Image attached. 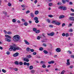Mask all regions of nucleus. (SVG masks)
I'll use <instances>...</instances> for the list:
<instances>
[{"label": "nucleus", "instance_id": "obj_36", "mask_svg": "<svg viewBox=\"0 0 74 74\" xmlns=\"http://www.w3.org/2000/svg\"><path fill=\"white\" fill-rule=\"evenodd\" d=\"M30 51H31V52H34V49H31Z\"/></svg>", "mask_w": 74, "mask_h": 74}, {"label": "nucleus", "instance_id": "obj_51", "mask_svg": "<svg viewBox=\"0 0 74 74\" xmlns=\"http://www.w3.org/2000/svg\"><path fill=\"white\" fill-rule=\"evenodd\" d=\"M66 64H67V65H70V63L69 62H67Z\"/></svg>", "mask_w": 74, "mask_h": 74}, {"label": "nucleus", "instance_id": "obj_61", "mask_svg": "<svg viewBox=\"0 0 74 74\" xmlns=\"http://www.w3.org/2000/svg\"><path fill=\"white\" fill-rule=\"evenodd\" d=\"M10 52H6V54H7V55H10Z\"/></svg>", "mask_w": 74, "mask_h": 74}, {"label": "nucleus", "instance_id": "obj_39", "mask_svg": "<svg viewBox=\"0 0 74 74\" xmlns=\"http://www.w3.org/2000/svg\"><path fill=\"white\" fill-rule=\"evenodd\" d=\"M65 72V71H62L61 73V74H64V73Z\"/></svg>", "mask_w": 74, "mask_h": 74}, {"label": "nucleus", "instance_id": "obj_1", "mask_svg": "<svg viewBox=\"0 0 74 74\" xmlns=\"http://www.w3.org/2000/svg\"><path fill=\"white\" fill-rule=\"evenodd\" d=\"M10 47H11L9 49L10 51H12L13 49V51H15L16 50L20 49V48L16 46V45H15V44H12L10 46Z\"/></svg>", "mask_w": 74, "mask_h": 74}, {"label": "nucleus", "instance_id": "obj_46", "mask_svg": "<svg viewBox=\"0 0 74 74\" xmlns=\"http://www.w3.org/2000/svg\"><path fill=\"white\" fill-rule=\"evenodd\" d=\"M47 22L48 23H50L51 22V21H50V20H49V19L47 20Z\"/></svg>", "mask_w": 74, "mask_h": 74}, {"label": "nucleus", "instance_id": "obj_19", "mask_svg": "<svg viewBox=\"0 0 74 74\" xmlns=\"http://www.w3.org/2000/svg\"><path fill=\"white\" fill-rule=\"evenodd\" d=\"M34 21H37V20H38V18L37 17H35L34 18Z\"/></svg>", "mask_w": 74, "mask_h": 74}, {"label": "nucleus", "instance_id": "obj_49", "mask_svg": "<svg viewBox=\"0 0 74 74\" xmlns=\"http://www.w3.org/2000/svg\"><path fill=\"white\" fill-rule=\"evenodd\" d=\"M14 70L16 71H18V69L17 68H15L14 69Z\"/></svg>", "mask_w": 74, "mask_h": 74}, {"label": "nucleus", "instance_id": "obj_18", "mask_svg": "<svg viewBox=\"0 0 74 74\" xmlns=\"http://www.w3.org/2000/svg\"><path fill=\"white\" fill-rule=\"evenodd\" d=\"M31 16L32 18H33L34 17V14L33 13H31Z\"/></svg>", "mask_w": 74, "mask_h": 74}, {"label": "nucleus", "instance_id": "obj_64", "mask_svg": "<svg viewBox=\"0 0 74 74\" xmlns=\"http://www.w3.org/2000/svg\"><path fill=\"white\" fill-rule=\"evenodd\" d=\"M71 58H74V55H71Z\"/></svg>", "mask_w": 74, "mask_h": 74}, {"label": "nucleus", "instance_id": "obj_41", "mask_svg": "<svg viewBox=\"0 0 74 74\" xmlns=\"http://www.w3.org/2000/svg\"><path fill=\"white\" fill-rule=\"evenodd\" d=\"M73 65H71V66H70L69 68L70 69H73Z\"/></svg>", "mask_w": 74, "mask_h": 74}, {"label": "nucleus", "instance_id": "obj_63", "mask_svg": "<svg viewBox=\"0 0 74 74\" xmlns=\"http://www.w3.org/2000/svg\"><path fill=\"white\" fill-rule=\"evenodd\" d=\"M29 64H30L29 63H27L26 65H27V66H29Z\"/></svg>", "mask_w": 74, "mask_h": 74}, {"label": "nucleus", "instance_id": "obj_10", "mask_svg": "<svg viewBox=\"0 0 74 74\" xmlns=\"http://www.w3.org/2000/svg\"><path fill=\"white\" fill-rule=\"evenodd\" d=\"M69 20L72 21H74V17H71L69 18Z\"/></svg>", "mask_w": 74, "mask_h": 74}, {"label": "nucleus", "instance_id": "obj_3", "mask_svg": "<svg viewBox=\"0 0 74 74\" xmlns=\"http://www.w3.org/2000/svg\"><path fill=\"white\" fill-rule=\"evenodd\" d=\"M5 36V37H6L5 38V41H8V42H10L11 41V40L10 39H11V37L8 35H6ZM8 38H9V39H8Z\"/></svg>", "mask_w": 74, "mask_h": 74}, {"label": "nucleus", "instance_id": "obj_37", "mask_svg": "<svg viewBox=\"0 0 74 74\" xmlns=\"http://www.w3.org/2000/svg\"><path fill=\"white\" fill-rule=\"evenodd\" d=\"M21 21L23 22H26V20H25L23 19H21Z\"/></svg>", "mask_w": 74, "mask_h": 74}, {"label": "nucleus", "instance_id": "obj_28", "mask_svg": "<svg viewBox=\"0 0 74 74\" xmlns=\"http://www.w3.org/2000/svg\"><path fill=\"white\" fill-rule=\"evenodd\" d=\"M30 11L27 10L26 12V14H29V13H30Z\"/></svg>", "mask_w": 74, "mask_h": 74}, {"label": "nucleus", "instance_id": "obj_42", "mask_svg": "<svg viewBox=\"0 0 74 74\" xmlns=\"http://www.w3.org/2000/svg\"><path fill=\"white\" fill-rule=\"evenodd\" d=\"M8 6H9V7H10V6H11V3H9L8 4Z\"/></svg>", "mask_w": 74, "mask_h": 74}, {"label": "nucleus", "instance_id": "obj_17", "mask_svg": "<svg viewBox=\"0 0 74 74\" xmlns=\"http://www.w3.org/2000/svg\"><path fill=\"white\" fill-rule=\"evenodd\" d=\"M54 63V61H51L48 62L49 64H53Z\"/></svg>", "mask_w": 74, "mask_h": 74}, {"label": "nucleus", "instance_id": "obj_8", "mask_svg": "<svg viewBox=\"0 0 74 74\" xmlns=\"http://www.w3.org/2000/svg\"><path fill=\"white\" fill-rule=\"evenodd\" d=\"M23 60H24V62H29V60L26 58H24Z\"/></svg>", "mask_w": 74, "mask_h": 74}, {"label": "nucleus", "instance_id": "obj_2", "mask_svg": "<svg viewBox=\"0 0 74 74\" xmlns=\"http://www.w3.org/2000/svg\"><path fill=\"white\" fill-rule=\"evenodd\" d=\"M13 39L14 42H17V41H19L20 36L18 35H15L13 37Z\"/></svg>", "mask_w": 74, "mask_h": 74}, {"label": "nucleus", "instance_id": "obj_24", "mask_svg": "<svg viewBox=\"0 0 74 74\" xmlns=\"http://www.w3.org/2000/svg\"><path fill=\"white\" fill-rule=\"evenodd\" d=\"M14 63L15 64H16L17 65H18V64H19V62H18L17 61H15L14 62Z\"/></svg>", "mask_w": 74, "mask_h": 74}, {"label": "nucleus", "instance_id": "obj_26", "mask_svg": "<svg viewBox=\"0 0 74 74\" xmlns=\"http://www.w3.org/2000/svg\"><path fill=\"white\" fill-rule=\"evenodd\" d=\"M48 16L50 18H52L53 17V16L52 15H48Z\"/></svg>", "mask_w": 74, "mask_h": 74}, {"label": "nucleus", "instance_id": "obj_45", "mask_svg": "<svg viewBox=\"0 0 74 74\" xmlns=\"http://www.w3.org/2000/svg\"><path fill=\"white\" fill-rule=\"evenodd\" d=\"M2 70L3 73H5V72H6V71L4 70V69H3Z\"/></svg>", "mask_w": 74, "mask_h": 74}, {"label": "nucleus", "instance_id": "obj_33", "mask_svg": "<svg viewBox=\"0 0 74 74\" xmlns=\"http://www.w3.org/2000/svg\"><path fill=\"white\" fill-rule=\"evenodd\" d=\"M19 64L21 65H23V62H19Z\"/></svg>", "mask_w": 74, "mask_h": 74}, {"label": "nucleus", "instance_id": "obj_30", "mask_svg": "<svg viewBox=\"0 0 74 74\" xmlns=\"http://www.w3.org/2000/svg\"><path fill=\"white\" fill-rule=\"evenodd\" d=\"M37 30V29L34 28H33V31L34 32H36Z\"/></svg>", "mask_w": 74, "mask_h": 74}, {"label": "nucleus", "instance_id": "obj_5", "mask_svg": "<svg viewBox=\"0 0 74 74\" xmlns=\"http://www.w3.org/2000/svg\"><path fill=\"white\" fill-rule=\"evenodd\" d=\"M47 35H48V36H54V34H55V33L53 32H51L50 34L47 33Z\"/></svg>", "mask_w": 74, "mask_h": 74}, {"label": "nucleus", "instance_id": "obj_59", "mask_svg": "<svg viewBox=\"0 0 74 74\" xmlns=\"http://www.w3.org/2000/svg\"><path fill=\"white\" fill-rule=\"evenodd\" d=\"M43 46H44V47H47V45L45 44H43Z\"/></svg>", "mask_w": 74, "mask_h": 74}, {"label": "nucleus", "instance_id": "obj_62", "mask_svg": "<svg viewBox=\"0 0 74 74\" xmlns=\"http://www.w3.org/2000/svg\"><path fill=\"white\" fill-rule=\"evenodd\" d=\"M68 52H69V53H70V54H71V53H72L70 51H68Z\"/></svg>", "mask_w": 74, "mask_h": 74}, {"label": "nucleus", "instance_id": "obj_11", "mask_svg": "<svg viewBox=\"0 0 74 74\" xmlns=\"http://www.w3.org/2000/svg\"><path fill=\"white\" fill-rule=\"evenodd\" d=\"M64 17V15H61L59 17V19H62V18H63Z\"/></svg>", "mask_w": 74, "mask_h": 74}, {"label": "nucleus", "instance_id": "obj_29", "mask_svg": "<svg viewBox=\"0 0 74 74\" xmlns=\"http://www.w3.org/2000/svg\"><path fill=\"white\" fill-rule=\"evenodd\" d=\"M42 36H43V37H44V38H46V36H45V34H44V33H43L42 34Z\"/></svg>", "mask_w": 74, "mask_h": 74}, {"label": "nucleus", "instance_id": "obj_12", "mask_svg": "<svg viewBox=\"0 0 74 74\" xmlns=\"http://www.w3.org/2000/svg\"><path fill=\"white\" fill-rule=\"evenodd\" d=\"M31 49L29 48V47H28L27 48L26 51H27V52H29V51H30Z\"/></svg>", "mask_w": 74, "mask_h": 74}, {"label": "nucleus", "instance_id": "obj_7", "mask_svg": "<svg viewBox=\"0 0 74 74\" xmlns=\"http://www.w3.org/2000/svg\"><path fill=\"white\" fill-rule=\"evenodd\" d=\"M18 55H19V53L18 52H16L13 55V56H14V57H16V56H18Z\"/></svg>", "mask_w": 74, "mask_h": 74}, {"label": "nucleus", "instance_id": "obj_15", "mask_svg": "<svg viewBox=\"0 0 74 74\" xmlns=\"http://www.w3.org/2000/svg\"><path fill=\"white\" fill-rule=\"evenodd\" d=\"M62 10H67V8L66 7L64 6H62Z\"/></svg>", "mask_w": 74, "mask_h": 74}, {"label": "nucleus", "instance_id": "obj_56", "mask_svg": "<svg viewBox=\"0 0 74 74\" xmlns=\"http://www.w3.org/2000/svg\"><path fill=\"white\" fill-rule=\"evenodd\" d=\"M36 58H40L41 57L39 56H36Z\"/></svg>", "mask_w": 74, "mask_h": 74}, {"label": "nucleus", "instance_id": "obj_31", "mask_svg": "<svg viewBox=\"0 0 74 74\" xmlns=\"http://www.w3.org/2000/svg\"><path fill=\"white\" fill-rule=\"evenodd\" d=\"M46 66L44 64H43L42 66V67H43V68H46Z\"/></svg>", "mask_w": 74, "mask_h": 74}, {"label": "nucleus", "instance_id": "obj_54", "mask_svg": "<svg viewBox=\"0 0 74 74\" xmlns=\"http://www.w3.org/2000/svg\"><path fill=\"white\" fill-rule=\"evenodd\" d=\"M71 16H74V13H72L70 14Z\"/></svg>", "mask_w": 74, "mask_h": 74}, {"label": "nucleus", "instance_id": "obj_34", "mask_svg": "<svg viewBox=\"0 0 74 74\" xmlns=\"http://www.w3.org/2000/svg\"><path fill=\"white\" fill-rule=\"evenodd\" d=\"M36 54H37V53H36V52H34L33 53L32 55H36Z\"/></svg>", "mask_w": 74, "mask_h": 74}, {"label": "nucleus", "instance_id": "obj_6", "mask_svg": "<svg viewBox=\"0 0 74 74\" xmlns=\"http://www.w3.org/2000/svg\"><path fill=\"white\" fill-rule=\"evenodd\" d=\"M56 50L57 52H60L61 51V49L60 48H57Z\"/></svg>", "mask_w": 74, "mask_h": 74}, {"label": "nucleus", "instance_id": "obj_38", "mask_svg": "<svg viewBox=\"0 0 74 74\" xmlns=\"http://www.w3.org/2000/svg\"><path fill=\"white\" fill-rule=\"evenodd\" d=\"M7 34H12V33H11V32H8Z\"/></svg>", "mask_w": 74, "mask_h": 74}, {"label": "nucleus", "instance_id": "obj_50", "mask_svg": "<svg viewBox=\"0 0 74 74\" xmlns=\"http://www.w3.org/2000/svg\"><path fill=\"white\" fill-rule=\"evenodd\" d=\"M21 7H22V8H25V6L24 5H21Z\"/></svg>", "mask_w": 74, "mask_h": 74}, {"label": "nucleus", "instance_id": "obj_55", "mask_svg": "<svg viewBox=\"0 0 74 74\" xmlns=\"http://www.w3.org/2000/svg\"><path fill=\"white\" fill-rule=\"evenodd\" d=\"M37 38V40H40V36H38Z\"/></svg>", "mask_w": 74, "mask_h": 74}, {"label": "nucleus", "instance_id": "obj_9", "mask_svg": "<svg viewBox=\"0 0 74 74\" xmlns=\"http://www.w3.org/2000/svg\"><path fill=\"white\" fill-rule=\"evenodd\" d=\"M24 41L25 44H26L27 45H29L30 44V43L28 42L27 40H25Z\"/></svg>", "mask_w": 74, "mask_h": 74}, {"label": "nucleus", "instance_id": "obj_4", "mask_svg": "<svg viewBox=\"0 0 74 74\" xmlns=\"http://www.w3.org/2000/svg\"><path fill=\"white\" fill-rule=\"evenodd\" d=\"M52 23H54V24H56V25H58V26H59L60 25V23H59L58 22H56L55 21H53L52 22Z\"/></svg>", "mask_w": 74, "mask_h": 74}, {"label": "nucleus", "instance_id": "obj_27", "mask_svg": "<svg viewBox=\"0 0 74 74\" xmlns=\"http://www.w3.org/2000/svg\"><path fill=\"white\" fill-rule=\"evenodd\" d=\"M65 36L66 37H68V36H69V34L68 33H66L65 34Z\"/></svg>", "mask_w": 74, "mask_h": 74}, {"label": "nucleus", "instance_id": "obj_23", "mask_svg": "<svg viewBox=\"0 0 74 74\" xmlns=\"http://www.w3.org/2000/svg\"><path fill=\"white\" fill-rule=\"evenodd\" d=\"M31 73H32L33 74H34V73H35V71L34 70H31Z\"/></svg>", "mask_w": 74, "mask_h": 74}, {"label": "nucleus", "instance_id": "obj_35", "mask_svg": "<svg viewBox=\"0 0 74 74\" xmlns=\"http://www.w3.org/2000/svg\"><path fill=\"white\" fill-rule=\"evenodd\" d=\"M24 24L25 26H27L28 25V23H25Z\"/></svg>", "mask_w": 74, "mask_h": 74}, {"label": "nucleus", "instance_id": "obj_57", "mask_svg": "<svg viewBox=\"0 0 74 74\" xmlns=\"http://www.w3.org/2000/svg\"><path fill=\"white\" fill-rule=\"evenodd\" d=\"M71 11H72V12H74V10L72 8L71 9Z\"/></svg>", "mask_w": 74, "mask_h": 74}, {"label": "nucleus", "instance_id": "obj_48", "mask_svg": "<svg viewBox=\"0 0 74 74\" xmlns=\"http://www.w3.org/2000/svg\"><path fill=\"white\" fill-rule=\"evenodd\" d=\"M63 8V6H60L58 8L59 9H62V10Z\"/></svg>", "mask_w": 74, "mask_h": 74}, {"label": "nucleus", "instance_id": "obj_60", "mask_svg": "<svg viewBox=\"0 0 74 74\" xmlns=\"http://www.w3.org/2000/svg\"><path fill=\"white\" fill-rule=\"evenodd\" d=\"M27 64V63L26 62H24L23 63L24 65H26Z\"/></svg>", "mask_w": 74, "mask_h": 74}, {"label": "nucleus", "instance_id": "obj_47", "mask_svg": "<svg viewBox=\"0 0 74 74\" xmlns=\"http://www.w3.org/2000/svg\"><path fill=\"white\" fill-rule=\"evenodd\" d=\"M62 3L64 4L66 3V1L64 0H62Z\"/></svg>", "mask_w": 74, "mask_h": 74}, {"label": "nucleus", "instance_id": "obj_40", "mask_svg": "<svg viewBox=\"0 0 74 74\" xmlns=\"http://www.w3.org/2000/svg\"><path fill=\"white\" fill-rule=\"evenodd\" d=\"M66 35V34H65V33H62V36H63V37H64V36H65Z\"/></svg>", "mask_w": 74, "mask_h": 74}, {"label": "nucleus", "instance_id": "obj_14", "mask_svg": "<svg viewBox=\"0 0 74 74\" xmlns=\"http://www.w3.org/2000/svg\"><path fill=\"white\" fill-rule=\"evenodd\" d=\"M43 53H44L45 54H48V52L47 51L45 50L43 51Z\"/></svg>", "mask_w": 74, "mask_h": 74}, {"label": "nucleus", "instance_id": "obj_22", "mask_svg": "<svg viewBox=\"0 0 74 74\" xmlns=\"http://www.w3.org/2000/svg\"><path fill=\"white\" fill-rule=\"evenodd\" d=\"M33 69V66L31 65L29 67V70H32Z\"/></svg>", "mask_w": 74, "mask_h": 74}, {"label": "nucleus", "instance_id": "obj_13", "mask_svg": "<svg viewBox=\"0 0 74 74\" xmlns=\"http://www.w3.org/2000/svg\"><path fill=\"white\" fill-rule=\"evenodd\" d=\"M32 57V56L30 55H27L26 56V57L27 58V59H29V58H31Z\"/></svg>", "mask_w": 74, "mask_h": 74}, {"label": "nucleus", "instance_id": "obj_53", "mask_svg": "<svg viewBox=\"0 0 74 74\" xmlns=\"http://www.w3.org/2000/svg\"><path fill=\"white\" fill-rule=\"evenodd\" d=\"M34 3L35 4H36L37 3V0H36L35 1H34Z\"/></svg>", "mask_w": 74, "mask_h": 74}, {"label": "nucleus", "instance_id": "obj_32", "mask_svg": "<svg viewBox=\"0 0 74 74\" xmlns=\"http://www.w3.org/2000/svg\"><path fill=\"white\" fill-rule=\"evenodd\" d=\"M35 32L36 33H40V31L38 30H36L35 31Z\"/></svg>", "mask_w": 74, "mask_h": 74}, {"label": "nucleus", "instance_id": "obj_20", "mask_svg": "<svg viewBox=\"0 0 74 74\" xmlns=\"http://www.w3.org/2000/svg\"><path fill=\"white\" fill-rule=\"evenodd\" d=\"M49 6L51 7V6H52V5H53V3H49Z\"/></svg>", "mask_w": 74, "mask_h": 74}, {"label": "nucleus", "instance_id": "obj_16", "mask_svg": "<svg viewBox=\"0 0 74 74\" xmlns=\"http://www.w3.org/2000/svg\"><path fill=\"white\" fill-rule=\"evenodd\" d=\"M39 13V11L38 10H36L35 11V15H37L38 14V13Z\"/></svg>", "mask_w": 74, "mask_h": 74}, {"label": "nucleus", "instance_id": "obj_43", "mask_svg": "<svg viewBox=\"0 0 74 74\" xmlns=\"http://www.w3.org/2000/svg\"><path fill=\"white\" fill-rule=\"evenodd\" d=\"M65 25H66V24H65V23H62V27H64V26H65Z\"/></svg>", "mask_w": 74, "mask_h": 74}, {"label": "nucleus", "instance_id": "obj_25", "mask_svg": "<svg viewBox=\"0 0 74 74\" xmlns=\"http://www.w3.org/2000/svg\"><path fill=\"white\" fill-rule=\"evenodd\" d=\"M16 19H13L12 20V22L13 23H15V22H16Z\"/></svg>", "mask_w": 74, "mask_h": 74}, {"label": "nucleus", "instance_id": "obj_44", "mask_svg": "<svg viewBox=\"0 0 74 74\" xmlns=\"http://www.w3.org/2000/svg\"><path fill=\"white\" fill-rule=\"evenodd\" d=\"M35 22L36 23H38L39 22V21L38 20H36L35 21Z\"/></svg>", "mask_w": 74, "mask_h": 74}, {"label": "nucleus", "instance_id": "obj_21", "mask_svg": "<svg viewBox=\"0 0 74 74\" xmlns=\"http://www.w3.org/2000/svg\"><path fill=\"white\" fill-rule=\"evenodd\" d=\"M43 49H43V48L42 47L39 48V51H43Z\"/></svg>", "mask_w": 74, "mask_h": 74}, {"label": "nucleus", "instance_id": "obj_52", "mask_svg": "<svg viewBox=\"0 0 74 74\" xmlns=\"http://www.w3.org/2000/svg\"><path fill=\"white\" fill-rule=\"evenodd\" d=\"M72 26V24H71V23L70 24H69V25H68V27H69L70 26Z\"/></svg>", "mask_w": 74, "mask_h": 74}, {"label": "nucleus", "instance_id": "obj_58", "mask_svg": "<svg viewBox=\"0 0 74 74\" xmlns=\"http://www.w3.org/2000/svg\"><path fill=\"white\" fill-rule=\"evenodd\" d=\"M57 4L58 5H60L61 4V3L60 2H58V3H57Z\"/></svg>", "mask_w": 74, "mask_h": 74}]
</instances>
